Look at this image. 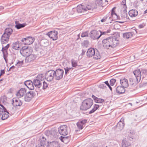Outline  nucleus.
Here are the masks:
<instances>
[{"label": "nucleus", "mask_w": 147, "mask_h": 147, "mask_svg": "<svg viewBox=\"0 0 147 147\" xmlns=\"http://www.w3.org/2000/svg\"><path fill=\"white\" fill-rule=\"evenodd\" d=\"M119 41L116 37H109L104 39L102 41L103 47L109 49L110 47L114 48L118 45Z\"/></svg>", "instance_id": "f257e3e1"}, {"label": "nucleus", "mask_w": 147, "mask_h": 147, "mask_svg": "<svg viewBox=\"0 0 147 147\" xmlns=\"http://www.w3.org/2000/svg\"><path fill=\"white\" fill-rule=\"evenodd\" d=\"M111 30H108L104 32L100 31V32L96 30H93L90 32V37L93 40L98 39L101 36L104 35H107V34L110 33Z\"/></svg>", "instance_id": "f03ea898"}, {"label": "nucleus", "mask_w": 147, "mask_h": 147, "mask_svg": "<svg viewBox=\"0 0 147 147\" xmlns=\"http://www.w3.org/2000/svg\"><path fill=\"white\" fill-rule=\"evenodd\" d=\"M93 104V100L91 98L86 99L82 102L80 109L82 110H86L91 107Z\"/></svg>", "instance_id": "7ed1b4c3"}, {"label": "nucleus", "mask_w": 147, "mask_h": 147, "mask_svg": "<svg viewBox=\"0 0 147 147\" xmlns=\"http://www.w3.org/2000/svg\"><path fill=\"white\" fill-rule=\"evenodd\" d=\"M55 78V71L50 70L45 74V78L48 81H52L54 78Z\"/></svg>", "instance_id": "20e7f679"}, {"label": "nucleus", "mask_w": 147, "mask_h": 147, "mask_svg": "<svg viewBox=\"0 0 147 147\" xmlns=\"http://www.w3.org/2000/svg\"><path fill=\"white\" fill-rule=\"evenodd\" d=\"M36 92L34 91H30L26 94L24 97V100L25 101L28 102L30 101L32 98L36 95Z\"/></svg>", "instance_id": "39448f33"}, {"label": "nucleus", "mask_w": 147, "mask_h": 147, "mask_svg": "<svg viewBox=\"0 0 147 147\" xmlns=\"http://www.w3.org/2000/svg\"><path fill=\"white\" fill-rule=\"evenodd\" d=\"M32 52V50L28 48L22 47L20 51V52L22 55L26 57L31 54Z\"/></svg>", "instance_id": "423d86ee"}, {"label": "nucleus", "mask_w": 147, "mask_h": 147, "mask_svg": "<svg viewBox=\"0 0 147 147\" xmlns=\"http://www.w3.org/2000/svg\"><path fill=\"white\" fill-rule=\"evenodd\" d=\"M64 71L63 69H58L55 71V78L57 80L62 79L63 76Z\"/></svg>", "instance_id": "0eeeda50"}, {"label": "nucleus", "mask_w": 147, "mask_h": 147, "mask_svg": "<svg viewBox=\"0 0 147 147\" xmlns=\"http://www.w3.org/2000/svg\"><path fill=\"white\" fill-rule=\"evenodd\" d=\"M35 38L30 36H28L26 38H22L21 41L25 45H30L33 42Z\"/></svg>", "instance_id": "6e6552de"}, {"label": "nucleus", "mask_w": 147, "mask_h": 147, "mask_svg": "<svg viewBox=\"0 0 147 147\" xmlns=\"http://www.w3.org/2000/svg\"><path fill=\"white\" fill-rule=\"evenodd\" d=\"M68 129L66 125H63L58 128V131L61 135L66 136L68 133L67 131Z\"/></svg>", "instance_id": "1a4fd4ad"}, {"label": "nucleus", "mask_w": 147, "mask_h": 147, "mask_svg": "<svg viewBox=\"0 0 147 147\" xmlns=\"http://www.w3.org/2000/svg\"><path fill=\"white\" fill-rule=\"evenodd\" d=\"M47 141L46 138L44 137L41 138L38 141L36 147H45Z\"/></svg>", "instance_id": "9d476101"}, {"label": "nucleus", "mask_w": 147, "mask_h": 147, "mask_svg": "<svg viewBox=\"0 0 147 147\" xmlns=\"http://www.w3.org/2000/svg\"><path fill=\"white\" fill-rule=\"evenodd\" d=\"M46 34L53 40H56L58 38V32L55 30L48 32Z\"/></svg>", "instance_id": "9b49d317"}, {"label": "nucleus", "mask_w": 147, "mask_h": 147, "mask_svg": "<svg viewBox=\"0 0 147 147\" xmlns=\"http://www.w3.org/2000/svg\"><path fill=\"white\" fill-rule=\"evenodd\" d=\"M26 89L24 88H21L17 93V96L19 98L23 97L25 94H26Z\"/></svg>", "instance_id": "f8f14e48"}, {"label": "nucleus", "mask_w": 147, "mask_h": 147, "mask_svg": "<svg viewBox=\"0 0 147 147\" xmlns=\"http://www.w3.org/2000/svg\"><path fill=\"white\" fill-rule=\"evenodd\" d=\"M12 103L13 107H16L17 106H21L22 105V103L18 98H13L12 99Z\"/></svg>", "instance_id": "ddd939ff"}, {"label": "nucleus", "mask_w": 147, "mask_h": 147, "mask_svg": "<svg viewBox=\"0 0 147 147\" xmlns=\"http://www.w3.org/2000/svg\"><path fill=\"white\" fill-rule=\"evenodd\" d=\"M9 37L6 34H3L1 38V41L2 44L7 43L9 41Z\"/></svg>", "instance_id": "4468645a"}, {"label": "nucleus", "mask_w": 147, "mask_h": 147, "mask_svg": "<svg viewBox=\"0 0 147 147\" xmlns=\"http://www.w3.org/2000/svg\"><path fill=\"white\" fill-rule=\"evenodd\" d=\"M134 74L135 76L137 81L139 82L141 79V72L140 69H137L134 71Z\"/></svg>", "instance_id": "2eb2a0df"}, {"label": "nucleus", "mask_w": 147, "mask_h": 147, "mask_svg": "<svg viewBox=\"0 0 147 147\" xmlns=\"http://www.w3.org/2000/svg\"><path fill=\"white\" fill-rule=\"evenodd\" d=\"M33 84L36 88H40L42 86V82L36 78L33 80Z\"/></svg>", "instance_id": "dca6fc26"}, {"label": "nucleus", "mask_w": 147, "mask_h": 147, "mask_svg": "<svg viewBox=\"0 0 147 147\" xmlns=\"http://www.w3.org/2000/svg\"><path fill=\"white\" fill-rule=\"evenodd\" d=\"M95 51L93 48H90L88 49L86 53L87 56L90 57L93 56L95 53Z\"/></svg>", "instance_id": "f3484780"}, {"label": "nucleus", "mask_w": 147, "mask_h": 147, "mask_svg": "<svg viewBox=\"0 0 147 147\" xmlns=\"http://www.w3.org/2000/svg\"><path fill=\"white\" fill-rule=\"evenodd\" d=\"M35 55L31 54L26 57L25 60V62L28 63L33 61L35 59Z\"/></svg>", "instance_id": "a211bd4d"}, {"label": "nucleus", "mask_w": 147, "mask_h": 147, "mask_svg": "<svg viewBox=\"0 0 147 147\" xmlns=\"http://www.w3.org/2000/svg\"><path fill=\"white\" fill-rule=\"evenodd\" d=\"M87 122V120L84 119L82 120H80L77 123V126L78 128L81 129H82L83 128L84 125Z\"/></svg>", "instance_id": "6ab92c4d"}, {"label": "nucleus", "mask_w": 147, "mask_h": 147, "mask_svg": "<svg viewBox=\"0 0 147 147\" xmlns=\"http://www.w3.org/2000/svg\"><path fill=\"white\" fill-rule=\"evenodd\" d=\"M122 147H131V144L126 138L124 139L122 143Z\"/></svg>", "instance_id": "aec40b11"}, {"label": "nucleus", "mask_w": 147, "mask_h": 147, "mask_svg": "<svg viewBox=\"0 0 147 147\" xmlns=\"http://www.w3.org/2000/svg\"><path fill=\"white\" fill-rule=\"evenodd\" d=\"M60 145L58 142L57 141H54L50 142L49 144L46 147H60Z\"/></svg>", "instance_id": "412c9836"}, {"label": "nucleus", "mask_w": 147, "mask_h": 147, "mask_svg": "<svg viewBox=\"0 0 147 147\" xmlns=\"http://www.w3.org/2000/svg\"><path fill=\"white\" fill-rule=\"evenodd\" d=\"M120 81V84L123 87L126 88L128 86V82L127 79L125 78L121 79Z\"/></svg>", "instance_id": "4be33fe9"}, {"label": "nucleus", "mask_w": 147, "mask_h": 147, "mask_svg": "<svg viewBox=\"0 0 147 147\" xmlns=\"http://www.w3.org/2000/svg\"><path fill=\"white\" fill-rule=\"evenodd\" d=\"M138 14V11L136 10L132 9L130 10L129 12V16L131 17H135L137 16Z\"/></svg>", "instance_id": "5701e85b"}, {"label": "nucleus", "mask_w": 147, "mask_h": 147, "mask_svg": "<svg viewBox=\"0 0 147 147\" xmlns=\"http://www.w3.org/2000/svg\"><path fill=\"white\" fill-rule=\"evenodd\" d=\"M95 4L96 6H102L103 4L107 2L108 1L107 0H95Z\"/></svg>", "instance_id": "b1692460"}, {"label": "nucleus", "mask_w": 147, "mask_h": 147, "mask_svg": "<svg viewBox=\"0 0 147 147\" xmlns=\"http://www.w3.org/2000/svg\"><path fill=\"white\" fill-rule=\"evenodd\" d=\"M77 10L78 13H82L87 11L86 9L84 8V6L82 5L78 6Z\"/></svg>", "instance_id": "393cba45"}, {"label": "nucleus", "mask_w": 147, "mask_h": 147, "mask_svg": "<svg viewBox=\"0 0 147 147\" xmlns=\"http://www.w3.org/2000/svg\"><path fill=\"white\" fill-rule=\"evenodd\" d=\"M116 90L117 92L119 94L123 93L125 91L124 88L121 86H119L117 87Z\"/></svg>", "instance_id": "a878e982"}, {"label": "nucleus", "mask_w": 147, "mask_h": 147, "mask_svg": "<svg viewBox=\"0 0 147 147\" xmlns=\"http://www.w3.org/2000/svg\"><path fill=\"white\" fill-rule=\"evenodd\" d=\"M122 10L123 11L121 13V16L123 19L126 18V19H128L127 17V14L126 11V9H122Z\"/></svg>", "instance_id": "bb28decb"}, {"label": "nucleus", "mask_w": 147, "mask_h": 147, "mask_svg": "<svg viewBox=\"0 0 147 147\" xmlns=\"http://www.w3.org/2000/svg\"><path fill=\"white\" fill-rule=\"evenodd\" d=\"M134 34L133 32L125 33L123 34V36L124 38H129L131 37Z\"/></svg>", "instance_id": "cd10ccee"}, {"label": "nucleus", "mask_w": 147, "mask_h": 147, "mask_svg": "<svg viewBox=\"0 0 147 147\" xmlns=\"http://www.w3.org/2000/svg\"><path fill=\"white\" fill-rule=\"evenodd\" d=\"M13 32L12 29L10 28H6L5 31V32L3 34H6L10 37V36L12 34Z\"/></svg>", "instance_id": "c85d7f7f"}, {"label": "nucleus", "mask_w": 147, "mask_h": 147, "mask_svg": "<svg viewBox=\"0 0 147 147\" xmlns=\"http://www.w3.org/2000/svg\"><path fill=\"white\" fill-rule=\"evenodd\" d=\"M94 58L96 59H99L101 57V56L99 52L96 49L95 53L94 55Z\"/></svg>", "instance_id": "c756f323"}, {"label": "nucleus", "mask_w": 147, "mask_h": 147, "mask_svg": "<svg viewBox=\"0 0 147 147\" xmlns=\"http://www.w3.org/2000/svg\"><path fill=\"white\" fill-rule=\"evenodd\" d=\"M124 126V124L123 122L120 120L117 124V127L119 129L121 130L123 128Z\"/></svg>", "instance_id": "7c9ffc66"}, {"label": "nucleus", "mask_w": 147, "mask_h": 147, "mask_svg": "<svg viewBox=\"0 0 147 147\" xmlns=\"http://www.w3.org/2000/svg\"><path fill=\"white\" fill-rule=\"evenodd\" d=\"M61 140L64 143L67 144L70 140V138L68 136L61 137Z\"/></svg>", "instance_id": "2f4dec72"}, {"label": "nucleus", "mask_w": 147, "mask_h": 147, "mask_svg": "<svg viewBox=\"0 0 147 147\" xmlns=\"http://www.w3.org/2000/svg\"><path fill=\"white\" fill-rule=\"evenodd\" d=\"M92 97L94 99V100H95V102H96L98 103H101L104 102V99L100 98H98L97 97H96L94 95H92Z\"/></svg>", "instance_id": "473e14b6"}, {"label": "nucleus", "mask_w": 147, "mask_h": 147, "mask_svg": "<svg viewBox=\"0 0 147 147\" xmlns=\"http://www.w3.org/2000/svg\"><path fill=\"white\" fill-rule=\"evenodd\" d=\"M46 135H47V136H54L56 134L55 131L54 130L47 131L46 132Z\"/></svg>", "instance_id": "72a5a7b5"}, {"label": "nucleus", "mask_w": 147, "mask_h": 147, "mask_svg": "<svg viewBox=\"0 0 147 147\" xmlns=\"http://www.w3.org/2000/svg\"><path fill=\"white\" fill-rule=\"evenodd\" d=\"M20 45L19 42H16L12 44V48L14 49L18 50L20 48Z\"/></svg>", "instance_id": "f704fd0d"}, {"label": "nucleus", "mask_w": 147, "mask_h": 147, "mask_svg": "<svg viewBox=\"0 0 147 147\" xmlns=\"http://www.w3.org/2000/svg\"><path fill=\"white\" fill-rule=\"evenodd\" d=\"M13 106V105H8L7 108L8 111L9 112H10L12 114H13V113L14 112V109Z\"/></svg>", "instance_id": "c9c22d12"}, {"label": "nucleus", "mask_w": 147, "mask_h": 147, "mask_svg": "<svg viewBox=\"0 0 147 147\" xmlns=\"http://www.w3.org/2000/svg\"><path fill=\"white\" fill-rule=\"evenodd\" d=\"M5 112H6L7 113H3V114L1 117V119L3 120H4L7 119L9 117L8 114H9V113L6 110L4 113Z\"/></svg>", "instance_id": "e433bc0d"}, {"label": "nucleus", "mask_w": 147, "mask_h": 147, "mask_svg": "<svg viewBox=\"0 0 147 147\" xmlns=\"http://www.w3.org/2000/svg\"><path fill=\"white\" fill-rule=\"evenodd\" d=\"M44 78H45V77H44V75L42 74L38 75L36 78V79H38L41 82L44 80Z\"/></svg>", "instance_id": "4c0bfd02"}, {"label": "nucleus", "mask_w": 147, "mask_h": 147, "mask_svg": "<svg viewBox=\"0 0 147 147\" xmlns=\"http://www.w3.org/2000/svg\"><path fill=\"white\" fill-rule=\"evenodd\" d=\"M25 25L26 24L24 23L22 24L18 23V24H16L15 26V27L17 29H19L21 28L24 27L25 26Z\"/></svg>", "instance_id": "58836bf2"}, {"label": "nucleus", "mask_w": 147, "mask_h": 147, "mask_svg": "<svg viewBox=\"0 0 147 147\" xmlns=\"http://www.w3.org/2000/svg\"><path fill=\"white\" fill-rule=\"evenodd\" d=\"M115 7H113L112 9V11L111 13V15L112 17H113V18H117V16L116 14L115 13L114 10L115 8Z\"/></svg>", "instance_id": "ea45409f"}, {"label": "nucleus", "mask_w": 147, "mask_h": 147, "mask_svg": "<svg viewBox=\"0 0 147 147\" xmlns=\"http://www.w3.org/2000/svg\"><path fill=\"white\" fill-rule=\"evenodd\" d=\"M2 108L0 107V116L1 117L2 115L3 112L4 113L6 111V109L4 107V106L2 104H0Z\"/></svg>", "instance_id": "a19ab883"}, {"label": "nucleus", "mask_w": 147, "mask_h": 147, "mask_svg": "<svg viewBox=\"0 0 147 147\" xmlns=\"http://www.w3.org/2000/svg\"><path fill=\"white\" fill-rule=\"evenodd\" d=\"M99 107V106L98 105L95 104L94 108L89 111V113L91 114L94 113L96 110H97L98 108Z\"/></svg>", "instance_id": "79ce46f5"}, {"label": "nucleus", "mask_w": 147, "mask_h": 147, "mask_svg": "<svg viewBox=\"0 0 147 147\" xmlns=\"http://www.w3.org/2000/svg\"><path fill=\"white\" fill-rule=\"evenodd\" d=\"M40 42L42 45L45 46L48 44V41L46 39H43L41 40Z\"/></svg>", "instance_id": "37998d69"}, {"label": "nucleus", "mask_w": 147, "mask_h": 147, "mask_svg": "<svg viewBox=\"0 0 147 147\" xmlns=\"http://www.w3.org/2000/svg\"><path fill=\"white\" fill-rule=\"evenodd\" d=\"M7 98L5 96H1L0 98V104L1 103H4L7 101Z\"/></svg>", "instance_id": "c03bdc74"}, {"label": "nucleus", "mask_w": 147, "mask_h": 147, "mask_svg": "<svg viewBox=\"0 0 147 147\" xmlns=\"http://www.w3.org/2000/svg\"><path fill=\"white\" fill-rule=\"evenodd\" d=\"M121 7L122 9H126L127 6L126 4V0H123L121 4Z\"/></svg>", "instance_id": "a18cd8bd"}, {"label": "nucleus", "mask_w": 147, "mask_h": 147, "mask_svg": "<svg viewBox=\"0 0 147 147\" xmlns=\"http://www.w3.org/2000/svg\"><path fill=\"white\" fill-rule=\"evenodd\" d=\"M96 7L95 6V5L91 6L90 5H88L86 7L84 6V8L86 9L87 11V10H92L93 9L95 8Z\"/></svg>", "instance_id": "49530a36"}, {"label": "nucleus", "mask_w": 147, "mask_h": 147, "mask_svg": "<svg viewBox=\"0 0 147 147\" xmlns=\"http://www.w3.org/2000/svg\"><path fill=\"white\" fill-rule=\"evenodd\" d=\"M71 63L73 67H76L78 65L77 61L74 59H72L71 60Z\"/></svg>", "instance_id": "de8ad7c7"}, {"label": "nucleus", "mask_w": 147, "mask_h": 147, "mask_svg": "<svg viewBox=\"0 0 147 147\" xmlns=\"http://www.w3.org/2000/svg\"><path fill=\"white\" fill-rule=\"evenodd\" d=\"M88 31H86L84 32L81 34V36L82 37H86L88 36Z\"/></svg>", "instance_id": "09e8293b"}, {"label": "nucleus", "mask_w": 147, "mask_h": 147, "mask_svg": "<svg viewBox=\"0 0 147 147\" xmlns=\"http://www.w3.org/2000/svg\"><path fill=\"white\" fill-rule=\"evenodd\" d=\"M147 84V83L142 82L139 84V87L140 88H142L145 87Z\"/></svg>", "instance_id": "8fccbe9b"}, {"label": "nucleus", "mask_w": 147, "mask_h": 147, "mask_svg": "<svg viewBox=\"0 0 147 147\" xmlns=\"http://www.w3.org/2000/svg\"><path fill=\"white\" fill-rule=\"evenodd\" d=\"M9 46V44H7L6 46H4L3 45L2 51H6L8 48Z\"/></svg>", "instance_id": "3c124183"}, {"label": "nucleus", "mask_w": 147, "mask_h": 147, "mask_svg": "<svg viewBox=\"0 0 147 147\" xmlns=\"http://www.w3.org/2000/svg\"><path fill=\"white\" fill-rule=\"evenodd\" d=\"M31 84H33V82L30 80L26 81L25 82V84L27 87Z\"/></svg>", "instance_id": "603ef678"}, {"label": "nucleus", "mask_w": 147, "mask_h": 147, "mask_svg": "<svg viewBox=\"0 0 147 147\" xmlns=\"http://www.w3.org/2000/svg\"><path fill=\"white\" fill-rule=\"evenodd\" d=\"M64 69L65 70V74H67L68 73V71H69L72 69H73V68L72 67H66L65 68H64Z\"/></svg>", "instance_id": "864d4df0"}, {"label": "nucleus", "mask_w": 147, "mask_h": 147, "mask_svg": "<svg viewBox=\"0 0 147 147\" xmlns=\"http://www.w3.org/2000/svg\"><path fill=\"white\" fill-rule=\"evenodd\" d=\"M116 82V80L114 79H111L110 81V84L111 85L113 86L114 85Z\"/></svg>", "instance_id": "5fc2aeb1"}, {"label": "nucleus", "mask_w": 147, "mask_h": 147, "mask_svg": "<svg viewBox=\"0 0 147 147\" xmlns=\"http://www.w3.org/2000/svg\"><path fill=\"white\" fill-rule=\"evenodd\" d=\"M43 86L42 88L43 89H45L48 87V84L47 82L44 81L43 82Z\"/></svg>", "instance_id": "6e6d98bb"}, {"label": "nucleus", "mask_w": 147, "mask_h": 147, "mask_svg": "<svg viewBox=\"0 0 147 147\" xmlns=\"http://www.w3.org/2000/svg\"><path fill=\"white\" fill-rule=\"evenodd\" d=\"M113 18V17H112V18H111L110 17H108V18L107 17V20H106V22H107V23H111Z\"/></svg>", "instance_id": "4d7b16f0"}, {"label": "nucleus", "mask_w": 147, "mask_h": 147, "mask_svg": "<svg viewBox=\"0 0 147 147\" xmlns=\"http://www.w3.org/2000/svg\"><path fill=\"white\" fill-rule=\"evenodd\" d=\"M34 84H31L29 85L28 86H27V87L29 89L31 90H33L34 89Z\"/></svg>", "instance_id": "13d9d810"}, {"label": "nucleus", "mask_w": 147, "mask_h": 147, "mask_svg": "<svg viewBox=\"0 0 147 147\" xmlns=\"http://www.w3.org/2000/svg\"><path fill=\"white\" fill-rule=\"evenodd\" d=\"M106 87L105 84H101L98 86L99 88H100L104 89Z\"/></svg>", "instance_id": "bf43d9fd"}, {"label": "nucleus", "mask_w": 147, "mask_h": 147, "mask_svg": "<svg viewBox=\"0 0 147 147\" xmlns=\"http://www.w3.org/2000/svg\"><path fill=\"white\" fill-rule=\"evenodd\" d=\"M23 61H18L17 64H16V65H18L19 66H21L23 64Z\"/></svg>", "instance_id": "052dcab7"}, {"label": "nucleus", "mask_w": 147, "mask_h": 147, "mask_svg": "<svg viewBox=\"0 0 147 147\" xmlns=\"http://www.w3.org/2000/svg\"><path fill=\"white\" fill-rule=\"evenodd\" d=\"M107 20V17L105 16L101 20L102 22H106V20Z\"/></svg>", "instance_id": "680f3d73"}, {"label": "nucleus", "mask_w": 147, "mask_h": 147, "mask_svg": "<svg viewBox=\"0 0 147 147\" xmlns=\"http://www.w3.org/2000/svg\"><path fill=\"white\" fill-rule=\"evenodd\" d=\"M141 72L143 74H146L147 73V70L145 69H142Z\"/></svg>", "instance_id": "e2e57ef3"}, {"label": "nucleus", "mask_w": 147, "mask_h": 147, "mask_svg": "<svg viewBox=\"0 0 147 147\" xmlns=\"http://www.w3.org/2000/svg\"><path fill=\"white\" fill-rule=\"evenodd\" d=\"M5 71L4 69H1V73H0V77L3 75V74H5Z\"/></svg>", "instance_id": "0e129e2a"}, {"label": "nucleus", "mask_w": 147, "mask_h": 147, "mask_svg": "<svg viewBox=\"0 0 147 147\" xmlns=\"http://www.w3.org/2000/svg\"><path fill=\"white\" fill-rule=\"evenodd\" d=\"M3 57L4 58L6 62V63H7V57L6 55H5L4 54L3 55Z\"/></svg>", "instance_id": "69168bd1"}, {"label": "nucleus", "mask_w": 147, "mask_h": 147, "mask_svg": "<svg viewBox=\"0 0 147 147\" xmlns=\"http://www.w3.org/2000/svg\"><path fill=\"white\" fill-rule=\"evenodd\" d=\"M138 27L140 28H142L144 27V25H143L142 24H141L140 25H139Z\"/></svg>", "instance_id": "338daca9"}, {"label": "nucleus", "mask_w": 147, "mask_h": 147, "mask_svg": "<svg viewBox=\"0 0 147 147\" xmlns=\"http://www.w3.org/2000/svg\"><path fill=\"white\" fill-rule=\"evenodd\" d=\"M104 83L105 84H106L108 86H109V85H110L108 81H106L105 82H104Z\"/></svg>", "instance_id": "774afa93"}]
</instances>
